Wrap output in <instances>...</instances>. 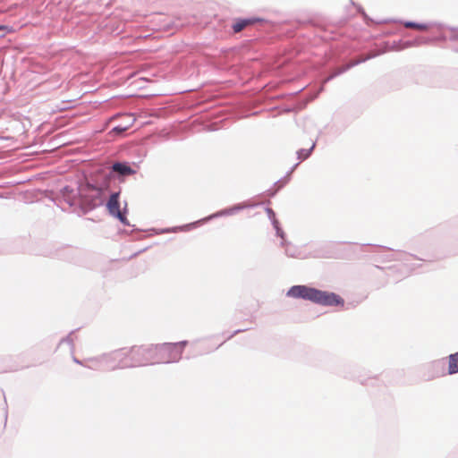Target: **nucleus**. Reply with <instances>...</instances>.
I'll list each match as a JSON object with an SVG mask.
<instances>
[{
	"label": "nucleus",
	"instance_id": "nucleus-1",
	"mask_svg": "<svg viewBox=\"0 0 458 458\" xmlns=\"http://www.w3.org/2000/svg\"><path fill=\"white\" fill-rule=\"evenodd\" d=\"M287 296L308 300L324 306L343 307L344 304V299L334 293L318 290L306 285H294L291 287L287 292Z\"/></svg>",
	"mask_w": 458,
	"mask_h": 458
},
{
	"label": "nucleus",
	"instance_id": "nucleus-2",
	"mask_svg": "<svg viewBox=\"0 0 458 458\" xmlns=\"http://www.w3.org/2000/svg\"><path fill=\"white\" fill-rule=\"evenodd\" d=\"M177 348L176 344H165L154 349L133 347L127 352H119L115 353V359L122 360V368L147 365L148 356L153 353L163 354Z\"/></svg>",
	"mask_w": 458,
	"mask_h": 458
},
{
	"label": "nucleus",
	"instance_id": "nucleus-3",
	"mask_svg": "<svg viewBox=\"0 0 458 458\" xmlns=\"http://www.w3.org/2000/svg\"><path fill=\"white\" fill-rule=\"evenodd\" d=\"M107 208L111 214L116 216L121 221L124 220V217L120 211L118 193H114L110 196V199L107 202Z\"/></svg>",
	"mask_w": 458,
	"mask_h": 458
},
{
	"label": "nucleus",
	"instance_id": "nucleus-4",
	"mask_svg": "<svg viewBox=\"0 0 458 458\" xmlns=\"http://www.w3.org/2000/svg\"><path fill=\"white\" fill-rule=\"evenodd\" d=\"M112 169L114 172L123 176L133 174L135 171L128 165L123 163H115L113 165Z\"/></svg>",
	"mask_w": 458,
	"mask_h": 458
},
{
	"label": "nucleus",
	"instance_id": "nucleus-5",
	"mask_svg": "<svg viewBox=\"0 0 458 458\" xmlns=\"http://www.w3.org/2000/svg\"><path fill=\"white\" fill-rule=\"evenodd\" d=\"M255 21H256L253 19L237 20L233 25V30L235 33H238L242 31L243 29H245L247 26L253 24Z\"/></svg>",
	"mask_w": 458,
	"mask_h": 458
},
{
	"label": "nucleus",
	"instance_id": "nucleus-6",
	"mask_svg": "<svg viewBox=\"0 0 458 458\" xmlns=\"http://www.w3.org/2000/svg\"><path fill=\"white\" fill-rule=\"evenodd\" d=\"M458 372V352L448 357V373L454 374Z\"/></svg>",
	"mask_w": 458,
	"mask_h": 458
},
{
	"label": "nucleus",
	"instance_id": "nucleus-7",
	"mask_svg": "<svg viewBox=\"0 0 458 458\" xmlns=\"http://www.w3.org/2000/svg\"><path fill=\"white\" fill-rule=\"evenodd\" d=\"M403 25L405 28L414 29V30H421V31L428 30L429 28L428 25H427L425 23H416V22H412V21H406V22H404Z\"/></svg>",
	"mask_w": 458,
	"mask_h": 458
},
{
	"label": "nucleus",
	"instance_id": "nucleus-8",
	"mask_svg": "<svg viewBox=\"0 0 458 458\" xmlns=\"http://www.w3.org/2000/svg\"><path fill=\"white\" fill-rule=\"evenodd\" d=\"M126 117L130 120L129 123L127 124H122V125H117L115 126L113 131L117 132V133H122L125 131H127L132 124L134 119L132 118L131 115H126Z\"/></svg>",
	"mask_w": 458,
	"mask_h": 458
},
{
	"label": "nucleus",
	"instance_id": "nucleus-9",
	"mask_svg": "<svg viewBox=\"0 0 458 458\" xmlns=\"http://www.w3.org/2000/svg\"><path fill=\"white\" fill-rule=\"evenodd\" d=\"M313 148H314V145H312V147L310 148V150H304V149H301V150L298 151V157H299V158H300V159H301V160L306 159V158L310 156V151H311V149H312Z\"/></svg>",
	"mask_w": 458,
	"mask_h": 458
},
{
	"label": "nucleus",
	"instance_id": "nucleus-10",
	"mask_svg": "<svg viewBox=\"0 0 458 458\" xmlns=\"http://www.w3.org/2000/svg\"><path fill=\"white\" fill-rule=\"evenodd\" d=\"M0 30H5L7 32H11L12 30L8 26L0 25Z\"/></svg>",
	"mask_w": 458,
	"mask_h": 458
}]
</instances>
